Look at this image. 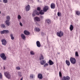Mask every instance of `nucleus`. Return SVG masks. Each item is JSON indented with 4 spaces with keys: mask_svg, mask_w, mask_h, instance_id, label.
<instances>
[{
    "mask_svg": "<svg viewBox=\"0 0 80 80\" xmlns=\"http://www.w3.org/2000/svg\"><path fill=\"white\" fill-rule=\"evenodd\" d=\"M6 21H5V23L7 26H10V22H9L10 20V17L9 16H7L6 17Z\"/></svg>",
    "mask_w": 80,
    "mask_h": 80,
    "instance_id": "f257e3e1",
    "label": "nucleus"
},
{
    "mask_svg": "<svg viewBox=\"0 0 80 80\" xmlns=\"http://www.w3.org/2000/svg\"><path fill=\"white\" fill-rule=\"evenodd\" d=\"M4 73L5 77L7 78H8V79H10L11 78V75L8 72H5Z\"/></svg>",
    "mask_w": 80,
    "mask_h": 80,
    "instance_id": "f03ea898",
    "label": "nucleus"
},
{
    "mask_svg": "<svg viewBox=\"0 0 80 80\" xmlns=\"http://www.w3.org/2000/svg\"><path fill=\"white\" fill-rule=\"evenodd\" d=\"M4 73L5 77L7 78H8V79H10L11 78V75L8 72H5Z\"/></svg>",
    "mask_w": 80,
    "mask_h": 80,
    "instance_id": "7ed1b4c3",
    "label": "nucleus"
},
{
    "mask_svg": "<svg viewBox=\"0 0 80 80\" xmlns=\"http://www.w3.org/2000/svg\"><path fill=\"white\" fill-rule=\"evenodd\" d=\"M70 60L71 63L72 64H75L77 62L76 59L74 58H71L70 59Z\"/></svg>",
    "mask_w": 80,
    "mask_h": 80,
    "instance_id": "20e7f679",
    "label": "nucleus"
},
{
    "mask_svg": "<svg viewBox=\"0 0 80 80\" xmlns=\"http://www.w3.org/2000/svg\"><path fill=\"white\" fill-rule=\"evenodd\" d=\"M0 57L1 58L4 60H7V56H5V55L4 53H2L0 54Z\"/></svg>",
    "mask_w": 80,
    "mask_h": 80,
    "instance_id": "39448f33",
    "label": "nucleus"
},
{
    "mask_svg": "<svg viewBox=\"0 0 80 80\" xmlns=\"http://www.w3.org/2000/svg\"><path fill=\"white\" fill-rule=\"evenodd\" d=\"M57 35L59 37H62L63 35V32L62 31L58 32L57 33Z\"/></svg>",
    "mask_w": 80,
    "mask_h": 80,
    "instance_id": "423d86ee",
    "label": "nucleus"
},
{
    "mask_svg": "<svg viewBox=\"0 0 80 80\" xmlns=\"http://www.w3.org/2000/svg\"><path fill=\"white\" fill-rule=\"evenodd\" d=\"M70 77L68 76H67L66 77L63 76L62 78V80H70Z\"/></svg>",
    "mask_w": 80,
    "mask_h": 80,
    "instance_id": "0eeeda50",
    "label": "nucleus"
},
{
    "mask_svg": "<svg viewBox=\"0 0 80 80\" xmlns=\"http://www.w3.org/2000/svg\"><path fill=\"white\" fill-rule=\"evenodd\" d=\"M35 22H40V18L38 17H36L34 18Z\"/></svg>",
    "mask_w": 80,
    "mask_h": 80,
    "instance_id": "6e6552de",
    "label": "nucleus"
},
{
    "mask_svg": "<svg viewBox=\"0 0 80 80\" xmlns=\"http://www.w3.org/2000/svg\"><path fill=\"white\" fill-rule=\"evenodd\" d=\"M49 8L48 6H45L44 8H43V11L44 12H47V10H48Z\"/></svg>",
    "mask_w": 80,
    "mask_h": 80,
    "instance_id": "1a4fd4ad",
    "label": "nucleus"
},
{
    "mask_svg": "<svg viewBox=\"0 0 80 80\" xmlns=\"http://www.w3.org/2000/svg\"><path fill=\"white\" fill-rule=\"evenodd\" d=\"M9 31L8 30H4L1 32V34H4V33L7 34V33H8Z\"/></svg>",
    "mask_w": 80,
    "mask_h": 80,
    "instance_id": "9d476101",
    "label": "nucleus"
},
{
    "mask_svg": "<svg viewBox=\"0 0 80 80\" xmlns=\"http://www.w3.org/2000/svg\"><path fill=\"white\" fill-rule=\"evenodd\" d=\"M51 8L52 9H54L55 8V4L54 3H52L50 5Z\"/></svg>",
    "mask_w": 80,
    "mask_h": 80,
    "instance_id": "9b49d317",
    "label": "nucleus"
},
{
    "mask_svg": "<svg viewBox=\"0 0 80 80\" xmlns=\"http://www.w3.org/2000/svg\"><path fill=\"white\" fill-rule=\"evenodd\" d=\"M2 45H6V44H7V41L5 39H2Z\"/></svg>",
    "mask_w": 80,
    "mask_h": 80,
    "instance_id": "f8f14e48",
    "label": "nucleus"
},
{
    "mask_svg": "<svg viewBox=\"0 0 80 80\" xmlns=\"http://www.w3.org/2000/svg\"><path fill=\"white\" fill-rule=\"evenodd\" d=\"M25 8L26 11L28 12V11H29L30 9V6L29 5H28Z\"/></svg>",
    "mask_w": 80,
    "mask_h": 80,
    "instance_id": "ddd939ff",
    "label": "nucleus"
},
{
    "mask_svg": "<svg viewBox=\"0 0 80 80\" xmlns=\"http://www.w3.org/2000/svg\"><path fill=\"white\" fill-rule=\"evenodd\" d=\"M38 77L39 79L41 80L43 78V76L41 74H39L38 75Z\"/></svg>",
    "mask_w": 80,
    "mask_h": 80,
    "instance_id": "4468645a",
    "label": "nucleus"
},
{
    "mask_svg": "<svg viewBox=\"0 0 80 80\" xmlns=\"http://www.w3.org/2000/svg\"><path fill=\"white\" fill-rule=\"evenodd\" d=\"M36 44L38 47H41V44L39 41H37Z\"/></svg>",
    "mask_w": 80,
    "mask_h": 80,
    "instance_id": "2eb2a0df",
    "label": "nucleus"
},
{
    "mask_svg": "<svg viewBox=\"0 0 80 80\" xmlns=\"http://www.w3.org/2000/svg\"><path fill=\"white\" fill-rule=\"evenodd\" d=\"M24 33L25 35H30V32L27 30H25L24 31Z\"/></svg>",
    "mask_w": 80,
    "mask_h": 80,
    "instance_id": "dca6fc26",
    "label": "nucleus"
},
{
    "mask_svg": "<svg viewBox=\"0 0 80 80\" xmlns=\"http://www.w3.org/2000/svg\"><path fill=\"white\" fill-rule=\"evenodd\" d=\"M21 37L22 39H23V40H25V39L26 38L25 36V35H24L23 34H22L21 35Z\"/></svg>",
    "mask_w": 80,
    "mask_h": 80,
    "instance_id": "f3484780",
    "label": "nucleus"
},
{
    "mask_svg": "<svg viewBox=\"0 0 80 80\" xmlns=\"http://www.w3.org/2000/svg\"><path fill=\"white\" fill-rule=\"evenodd\" d=\"M49 63L50 65H53V64H54V62H53L51 60H49Z\"/></svg>",
    "mask_w": 80,
    "mask_h": 80,
    "instance_id": "a211bd4d",
    "label": "nucleus"
},
{
    "mask_svg": "<svg viewBox=\"0 0 80 80\" xmlns=\"http://www.w3.org/2000/svg\"><path fill=\"white\" fill-rule=\"evenodd\" d=\"M66 63L68 66H70V61L68 60L66 61Z\"/></svg>",
    "mask_w": 80,
    "mask_h": 80,
    "instance_id": "6ab92c4d",
    "label": "nucleus"
},
{
    "mask_svg": "<svg viewBox=\"0 0 80 80\" xmlns=\"http://www.w3.org/2000/svg\"><path fill=\"white\" fill-rule=\"evenodd\" d=\"M69 29L71 31H72L73 30V25L71 24L70 25Z\"/></svg>",
    "mask_w": 80,
    "mask_h": 80,
    "instance_id": "aec40b11",
    "label": "nucleus"
},
{
    "mask_svg": "<svg viewBox=\"0 0 80 80\" xmlns=\"http://www.w3.org/2000/svg\"><path fill=\"white\" fill-rule=\"evenodd\" d=\"M34 30L36 32H40V29L38 28H35Z\"/></svg>",
    "mask_w": 80,
    "mask_h": 80,
    "instance_id": "412c9836",
    "label": "nucleus"
},
{
    "mask_svg": "<svg viewBox=\"0 0 80 80\" xmlns=\"http://www.w3.org/2000/svg\"><path fill=\"white\" fill-rule=\"evenodd\" d=\"M45 63H46V62L45 60H42L40 62V63L41 65H44Z\"/></svg>",
    "mask_w": 80,
    "mask_h": 80,
    "instance_id": "4be33fe9",
    "label": "nucleus"
},
{
    "mask_svg": "<svg viewBox=\"0 0 80 80\" xmlns=\"http://www.w3.org/2000/svg\"><path fill=\"white\" fill-rule=\"evenodd\" d=\"M21 18H22V17H21V16H20V15H18V20L19 22H20V20L21 19Z\"/></svg>",
    "mask_w": 80,
    "mask_h": 80,
    "instance_id": "5701e85b",
    "label": "nucleus"
},
{
    "mask_svg": "<svg viewBox=\"0 0 80 80\" xmlns=\"http://www.w3.org/2000/svg\"><path fill=\"white\" fill-rule=\"evenodd\" d=\"M43 59H44V57L43 55H41V56L39 57L40 60H43Z\"/></svg>",
    "mask_w": 80,
    "mask_h": 80,
    "instance_id": "b1692460",
    "label": "nucleus"
},
{
    "mask_svg": "<svg viewBox=\"0 0 80 80\" xmlns=\"http://www.w3.org/2000/svg\"><path fill=\"white\" fill-rule=\"evenodd\" d=\"M34 11L37 15H40V12H38L37 10H35Z\"/></svg>",
    "mask_w": 80,
    "mask_h": 80,
    "instance_id": "393cba45",
    "label": "nucleus"
},
{
    "mask_svg": "<svg viewBox=\"0 0 80 80\" xmlns=\"http://www.w3.org/2000/svg\"><path fill=\"white\" fill-rule=\"evenodd\" d=\"M57 15L58 17H62V13L60 12H58Z\"/></svg>",
    "mask_w": 80,
    "mask_h": 80,
    "instance_id": "a878e982",
    "label": "nucleus"
},
{
    "mask_svg": "<svg viewBox=\"0 0 80 80\" xmlns=\"http://www.w3.org/2000/svg\"><path fill=\"white\" fill-rule=\"evenodd\" d=\"M46 22H47V23H48V24H50V23H51V21H50V20L49 19H46Z\"/></svg>",
    "mask_w": 80,
    "mask_h": 80,
    "instance_id": "bb28decb",
    "label": "nucleus"
},
{
    "mask_svg": "<svg viewBox=\"0 0 80 80\" xmlns=\"http://www.w3.org/2000/svg\"><path fill=\"white\" fill-rule=\"evenodd\" d=\"M42 11H43V10H41V11L39 12V14L41 15H43V14L45 13V12H42Z\"/></svg>",
    "mask_w": 80,
    "mask_h": 80,
    "instance_id": "cd10ccee",
    "label": "nucleus"
},
{
    "mask_svg": "<svg viewBox=\"0 0 80 80\" xmlns=\"http://www.w3.org/2000/svg\"><path fill=\"white\" fill-rule=\"evenodd\" d=\"M10 36L11 37V39H12V40H14V37L13 36L12 34H11Z\"/></svg>",
    "mask_w": 80,
    "mask_h": 80,
    "instance_id": "c85d7f7f",
    "label": "nucleus"
},
{
    "mask_svg": "<svg viewBox=\"0 0 80 80\" xmlns=\"http://www.w3.org/2000/svg\"><path fill=\"white\" fill-rule=\"evenodd\" d=\"M0 79H3V75L1 73H0Z\"/></svg>",
    "mask_w": 80,
    "mask_h": 80,
    "instance_id": "c756f323",
    "label": "nucleus"
},
{
    "mask_svg": "<svg viewBox=\"0 0 80 80\" xmlns=\"http://www.w3.org/2000/svg\"><path fill=\"white\" fill-rule=\"evenodd\" d=\"M36 15V13H35V11L33 12V13H32V17H35Z\"/></svg>",
    "mask_w": 80,
    "mask_h": 80,
    "instance_id": "7c9ffc66",
    "label": "nucleus"
},
{
    "mask_svg": "<svg viewBox=\"0 0 80 80\" xmlns=\"http://www.w3.org/2000/svg\"><path fill=\"white\" fill-rule=\"evenodd\" d=\"M76 14H77V15H80V12L79 11H77L76 12Z\"/></svg>",
    "mask_w": 80,
    "mask_h": 80,
    "instance_id": "2f4dec72",
    "label": "nucleus"
},
{
    "mask_svg": "<svg viewBox=\"0 0 80 80\" xmlns=\"http://www.w3.org/2000/svg\"><path fill=\"white\" fill-rule=\"evenodd\" d=\"M3 2L4 3H7L8 2V0H3Z\"/></svg>",
    "mask_w": 80,
    "mask_h": 80,
    "instance_id": "473e14b6",
    "label": "nucleus"
},
{
    "mask_svg": "<svg viewBox=\"0 0 80 80\" xmlns=\"http://www.w3.org/2000/svg\"><path fill=\"white\" fill-rule=\"evenodd\" d=\"M31 55H35V52L33 51H31L30 52Z\"/></svg>",
    "mask_w": 80,
    "mask_h": 80,
    "instance_id": "72a5a7b5",
    "label": "nucleus"
},
{
    "mask_svg": "<svg viewBox=\"0 0 80 80\" xmlns=\"http://www.w3.org/2000/svg\"><path fill=\"white\" fill-rule=\"evenodd\" d=\"M33 74H31L30 75V78H33Z\"/></svg>",
    "mask_w": 80,
    "mask_h": 80,
    "instance_id": "f704fd0d",
    "label": "nucleus"
},
{
    "mask_svg": "<svg viewBox=\"0 0 80 80\" xmlns=\"http://www.w3.org/2000/svg\"><path fill=\"white\" fill-rule=\"evenodd\" d=\"M75 56L76 57H78V52H76Z\"/></svg>",
    "mask_w": 80,
    "mask_h": 80,
    "instance_id": "c9c22d12",
    "label": "nucleus"
},
{
    "mask_svg": "<svg viewBox=\"0 0 80 80\" xmlns=\"http://www.w3.org/2000/svg\"><path fill=\"white\" fill-rule=\"evenodd\" d=\"M41 10V8L40 7H38L37 8V10L38 11H40V10Z\"/></svg>",
    "mask_w": 80,
    "mask_h": 80,
    "instance_id": "e433bc0d",
    "label": "nucleus"
},
{
    "mask_svg": "<svg viewBox=\"0 0 80 80\" xmlns=\"http://www.w3.org/2000/svg\"><path fill=\"white\" fill-rule=\"evenodd\" d=\"M1 27L2 28H5V24H1Z\"/></svg>",
    "mask_w": 80,
    "mask_h": 80,
    "instance_id": "4c0bfd02",
    "label": "nucleus"
},
{
    "mask_svg": "<svg viewBox=\"0 0 80 80\" xmlns=\"http://www.w3.org/2000/svg\"><path fill=\"white\" fill-rule=\"evenodd\" d=\"M48 64L47 63H46L44 65V67H47V66H48Z\"/></svg>",
    "mask_w": 80,
    "mask_h": 80,
    "instance_id": "58836bf2",
    "label": "nucleus"
},
{
    "mask_svg": "<svg viewBox=\"0 0 80 80\" xmlns=\"http://www.w3.org/2000/svg\"><path fill=\"white\" fill-rule=\"evenodd\" d=\"M59 75L60 77H62V72H59Z\"/></svg>",
    "mask_w": 80,
    "mask_h": 80,
    "instance_id": "ea45409f",
    "label": "nucleus"
},
{
    "mask_svg": "<svg viewBox=\"0 0 80 80\" xmlns=\"http://www.w3.org/2000/svg\"><path fill=\"white\" fill-rule=\"evenodd\" d=\"M16 69L17 70H20V68L19 67H17Z\"/></svg>",
    "mask_w": 80,
    "mask_h": 80,
    "instance_id": "a19ab883",
    "label": "nucleus"
},
{
    "mask_svg": "<svg viewBox=\"0 0 80 80\" xmlns=\"http://www.w3.org/2000/svg\"><path fill=\"white\" fill-rule=\"evenodd\" d=\"M19 25L21 27H22L23 26V24H22V22H20Z\"/></svg>",
    "mask_w": 80,
    "mask_h": 80,
    "instance_id": "79ce46f5",
    "label": "nucleus"
},
{
    "mask_svg": "<svg viewBox=\"0 0 80 80\" xmlns=\"http://www.w3.org/2000/svg\"><path fill=\"white\" fill-rule=\"evenodd\" d=\"M41 18H42H42H43V16H41Z\"/></svg>",
    "mask_w": 80,
    "mask_h": 80,
    "instance_id": "37998d69",
    "label": "nucleus"
},
{
    "mask_svg": "<svg viewBox=\"0 0 80 80\" xmlns=\"http://www.w3.org/2000/svg\"><path fill=\"white\" fill-rule=\"evenodd\" d=\"M20 80H23V78H22Z\"/></svg>",
    "mask_w": 80,
    "mask_h": 80,
    "instance_id": "c03bdc74",
    "label": "nucleus"
},
{
    "mask_svg": "<svg viewBox=\"0 0 80 80\" xmlns=\"http://www.w3.org/2000/svg\"><path fill=\"white\" fill-rule=\"evenodd\" d=\"M0 14H1V11H0Z\"/></svg>",
    "mask_w": 80,
    "mask_h": 80,
    "instance_id": "a18cd8bd",
    "label": "nucleus"
},
{
    "mask_svg": "<svg viewBox=\"0 0 80 80\" xmlns=\"http://www.w3.org/2000/svg\"><path fill=\"white\" fill-rule=\"evenodd\" d=\"M4 69H5V68H4Z\"/></svg>",
    "mask_w": 80,
    "mask_h": 80,
    "instance_id": "49530a36",
    "label": "nucleus"
}]
</instances>
